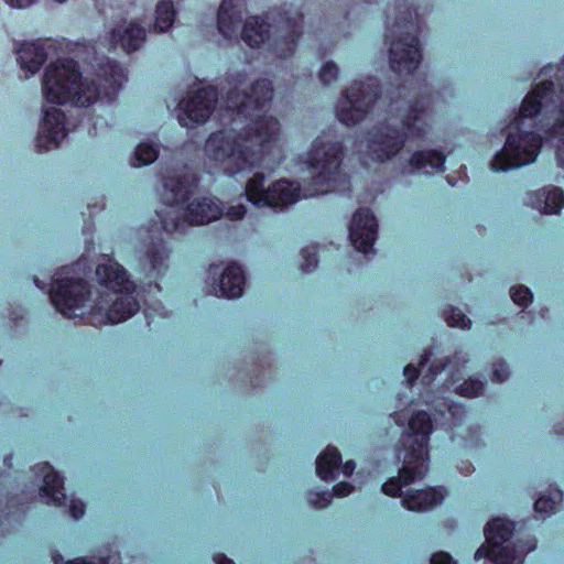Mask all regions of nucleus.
<instances>
[{
	"label": "nucleus",
	"mask_w": 564,
	"mask_h": 564,
	"mask_svg": "<svg viewBox=\"0 0 564 564\" xmlns=\"http://www.w3.org/2000/svg\"><path fill=\"white\" fill-rule=\"evenodd\" d=\"M314 189V186L302 188L297 183L288 180H279L270 186H265V176L256 173L246 183L247 199L257 207H271L283 209L301 198H307L305 193Z\"/></svg>",
	"instance_id": "nucleus-9"
},
{
	"label": "nucleus",
	"mask_w": 564,
	"mask_h": 564,
	"mask_svg": "<svg viewBox=\"0 0 564 564\" xmlns=\"http://www.w3.org/2000/svg\"><path fill=\"white\" fill-rule=\"evenodd\" d=\"M44 116L39 135L36 138V148L39 150H51L59 145L66 137L64 128V115L55 106L43 109Z\"/></svg>",
	"instance_id": "nucleus-17"
},
{
	"label": "nucleus",
	"mask_w": 564,
	"mask_h": 564,
	"mask_svg": "<svg viewBox=\"0 0 564 564\" xmlns=\"http://www.w3.org/2000/svg\"><path fill=\"white\" fill-rule=\"evenodd\" d=\"M527 204L543 214H557L564 205V194L560 188H543L529 193Z\"/></svg>",
	"instance_id": "nucleus-22"
},
{
	"label": "nucleus",
	"mask_w": 564,
	"mask_h": 564,
	"mask_svg": "<svg viewBox=\"0 0 564 564\" xmlns=\"http://www.w3.org/2000/svg\"><path fill=\"white\" fill-rule=\"evenodd\" d=\"M341 457L336 447L328 446L316 459V473L326 481L334 480L340 467Z\"/></svg>",
	"instance_id": "nucleus-26"
},
{
	"label": "nucleus",
	"mask_w": 564,
	"mask_h": 564,
	"mask_svg": "<svg viewBox=\"0 0 564 564\" xmlns=\"http://www.w3.org/2000/svg\"><path fill=\"white\" fill-rule=\"evenodd\" d=\"M51 300L56 310L66 317H77L84 314L89 301L84 280L69 268H64L55 274Z\"/></svg>",
	"instance_id": "nucleus-10"
},
{
	"label": "nucleus",
	"mask_w": 564,
	"mask_h": 564,
	"mask_svg": "<svg viewBox=\"0 0 564 564\" xmlns=\"http://www.w3.org/2000/svg\"><path fill=\"white\" fill-rule=\"evenodd\" d=\"M95 274L99 285L106 289V294L135 290L124 268L109 256L102 254L99 258Z\"/></svg>",
	"instance_id": "nucleus-16"
},
{
	"label": "nucleus",
	"mask_w": 564,
	"mask_h": 564,
	"mask_svg": "<svg viewBox=\"0 0 564 564\" xmlns=\"http://www.w3.org/2000/svg\"><path fill=\"white\" fill-rule=\"evenodd\" d=\"M35 470L43 475V482L40 488L41 495L55 505H59L65 499V495L62 492L63 480L47 464L37 465Z\"/></svg>",
	"instance_id": "nucleus-23"
},
{
	"label": "nucleus",
	"mask_w": 564,
	"mask_h": 564,
	"mask_svg": "<svg viewBox=\"0 0 564 564\" xmlns=\"http://www.w3.org/2000/svg\"><path fill=\"white\" fill-rule=\"evenodd\" d=\"M270 25L258 17L246 20L241 33L243 42L250 47H260L269 39Z\"/></svg>",
	"instance_id": "nucleus-24"
},
{
	"label": "nucleus",
	"mask_w": 564,
	"mask_h": 564,
	"mask_svg": "<svg viewBox=\"0 0 564 564\" xmlns=\"http://www.w3.org/2000/svg\"><path fill=\"white\" fill-rule=\"evenodd\" d=\"M302 258L304 262L301 264V270L303 272H310L317 265V258H316V248L315 247H307L304 248L301 252Z\"/></svg>",
	"instance_id": "nucleus-36"
},
{
	"label": "nucleus",
	"mask_w": 564,
	"mask_h": 564,
	"mask_svg": "<svg viewBox=\"0 0 564 564\" xmlns=\"http://www.w3.org/2000/svg\"><path fill=\"white\" fill-rule=\"evenodd\" d=\"M510 294L513 302L520 306H528L532 301V293L523 285L512 288Z\"/></svg>",
	"instance_id": "nucleus-35"
},
{
	"label": "nucleus",
	"mask_w": 564,
	"mask_h": 564,
	"mask_svg": "<svg viewBox=\"0 0 564 564\" xmlns=\"http://www.w3.org/2000/svg\"><path fill=\"white\" fill-rule=\"evenodd\" d=\"M196 187L191 176L169 177L161 194L163 208L158 213L166 232H184L189 226L217 220L223 215L219 202L213 197H193Z\"/></svg>",
	"instance_id": "nucleus-6"
},
{
	"label": "nucleus",
	"mask_w": 564,
	"mask_h": 564,
	"mask_svg": "<svg viewBox=\"0 0 564 564\" xmlns=\"http://www.w3.org/2000/svg\"><path fill=\"white\" fill-rule=\"evenodd\" d=\"M18 62L24 78H29L36 74L47 58L44 46L40 43H23L17 51Z\"/></svg>",
	"instance_id": "nucleus-21"
},
{
	"label": "nucleus",
	"mask_w": 564,
	"mask_h": 564,
	"mask_svg": "<svg viewBox=\"0 0 564 564\" xmlns=\"http://www.w3.org/2000/svg\"><path fill=\"white\" fill-rule=\"evenodd\" d=\"M482 390L484 382L476 379H469L456 388V392L459 395L467 398L478 397L482 392Z\"/></svg>",
	"instance_id": "nucleus-34"
},
{
	"label": "nucleus",
	"mask_w": 564,
	"mask_h": 564,
	"mask_svg": "<svg viewBox=\"0 0 564 564\" xmlns=\"http://www.w3.org/2000/svg\"><path fill=\"white\" fill-rule=\"evenodd\" d=\"M431 564H455L449 554L445 552H438L432 555Z\"/></svg>",
	"instance_id": "nucleus-42"
},
{
	"label": "nucleus",
	"mask_w": 564,
	"mask_h": 564,
	"mask_svg": "<svg viewBox=\"0 0 564 564\" xmlns=\"http://www.w3.org/2000/svg\"><path fill=\"white\" fill-rule=\"evenodd\" d=\"M417 375H419V371L414 366L408 365L404 368V377H405V380L409 386H412V383L416 379Z\"/></svg>",
	"instance_id": "nucleus-45"
},
{
	"label": "nucleus",
	"mask_w": 564,
	"mask_h": 564,
	"mask_svg": "<svg viewBox=\"0 0 564 564\" xmlns=\"http://www.w3.org/2000/svg\"><path fill=\"white\" fill-rule=\"evenodd\" d=\"M411 434L406 443L411 453L404 457V465L398 477H392L382 485L387 496L401 498V503L410 511L423 512L438 505L444 494L435 488L414 489L410 486L421 480L427 471V443L433 430L430 415L424 411L414 413L409 422Z\"/></svg>",
	"instance_id": "nucleus-3"
},
{
	"label": "nucleus",
	"mask_w": 564,
	"mask_h": 564,
	"mask_svg": "<svg viewBox=\"0 0 564 564\" xmlns=\"http://www.w3.org/2000/svg\"><path fill=\"white\" fill-rule=\"evenodd\" d=\"M245 12V0H223L217 17L219 33L226 39L236 36Z\"/></svg>",
	"instance_id": "nucleus-20"
},
{
	"label": "nucleus",
	"mask_w": 564,
	"mask_h": 564,
	"mask_svg": "<svg viewBox=\"0 0 564 564\" xmlns=\"http://www.w3.org/2000/svg\"><path fill=\"white\" fill-rule=\"evenodd\" d=\"M445 156L437 151H419L410 160V172L422 171L432 173L442 170Z\"/></svg>",
	"instance_id": "nucleus-25"
},
{
	"label": "nucleus",
	"mask_w": 564,
	"mask_h": 564,
	"mask_svg": "<svg viewBox=\"0 0 564 564\" xmlns=\"http://www.w3.org/2000/svg\"><path fill=\"white\" fill-rule=\"evenodd\" d=\"M339 73V67L335 62L326 61L322 64L317 77L323 86H329L337 82Z\"/></svg>",
	"instance_id": "nucleus-31"
},
{
	"label": "nucleus",
	"mask_w": 564,
	"mask_h": 564,
	"mask_svg": "<svg viewBox=\"0 0 564 564\" xmlns=\"http://www.w3.org/2000/svg\"><path fill=\"white\" fill-rule=\"evenodd\" d=\"M96 77H82L74 61L58 59L45 69L43 97L53 105L70 102L87 107L98 100H111L124 80L123 69L112 61L101 65Z\"/></svg>",
	"instance_id": "nucleus-2"
},
{
	"label": "nucleus",
	"mask_w": 564,
	"mask_h": 564,
	"mask_svg": "<svg viewBox=\"0 0 564 564\" xmlns=\"http://www.w3.org/2000/svg\"><path fill=\"white\" fill-rule=\"evenodd\" d=\"M69 512L74 519H79L85 513V505L80 500L72 499L69 503Z\"/></svg>",
	"instance_id": "nucleus-41"
},
{
	"label": "nucleus",
	"mask_w": 564,
	"mask_h": 564,
	"mask_svg": "<svg viewBox=\"0 0 564 564\" xmlns=\"http://www.w3.org/2000/svg\"><path fill=\"white\" fill-rule=\"evenodd\" d=\"M354 487L347 482H340L334 487V495L337 497H346L352 492Z\"/></svg>",
	"instance_id": "nucleus-43"
},
{
	"label": "nucleus",
	"mask_w": 564,
	"mask_h": 564,
	"mask_svg": "<svg viewBox=\"0 0 564 564\" xmlns=\"http://www.w3.org/2000/svg\"><path fill=\"white\" fill-rule=\"evenodd\" d=\"M245 214L246 206L242 204L230 206L226 212V216L232 220L241 219L245 216Z\"/></svg>",
	"instance_id": "nucleus-40"
},
{
	"label": "nucleus",
	"mask_w": 564,
	"mask_h": 564,
	"mask_svg": "<svg viewBox=\"0 0 564 564\" xmlns=\"http://www.w3.org/2000/svg\"><path fill=\"white\" fill-rule=\"evenodd\" d=\"M513 532V524L505 519H494L485 528V535L488 545L480 546L476 553L475 558L490 557L496 564H512L514 561L520 560L509 545H503L509 541Z\"/></svg>",
	"instance_id": "nucleus-12"
},
{
	"label": "nucleus",
	"mask_w": 564,
	"mask_h": 564,
	"mask_svg": "<svg viewBox=\"0 0 564 564\" xmlns=\"http://www.w3.org/2000/svg\"><path fill=\"white\" fill-rule=\"evenodd\" d=\"M554 102L553 84L542 82L530 91L520 108L519 115L507 128L505 145L492 159L490 166L495 172H505L535 161L542 138L534 131L535 116L552 111Z\"/></svg>",
	"instance_id": "nucleus-4"
},
{
	"label": "nucleus",
	"mask_w": 564,
	"mask_h": 564,
	"mask_svg": "<svg viewBox=\"0 0 564 564\" xmlns=\"http://www.w3.org/2000/svg\"><path fill=\"white\" fill-rule=\"evenodd\" d=\"M378 99L377 86L371 82H354L341 90L335 105L338 121L354 127L365 120Z\"/></svg>",
	"instance_id": "nucleus-11"
},
{
	"label": "nucleus",
	"mask_w": 564,
	"mask_h": 564,
	"mask_svg": "<svg viewBox=\"0 0 564 564\" xmlns=\"http://www.w3.org/2000/svg\"><path fill=\"white\" fill-rule=\"evenodd\" d=\"M134 292L107 293L100 295L95 302V311L109 323H120L139 311V302Z\"/></svg>",
	"instance_id": "nucleus-14"
},
{
	"label": "nucleus",
	"mask_w": 564,
	"mask_h": 564,
	"mask_svg": "<svg viewBox=\"0 0 564 564\" xmlns=\"http://www.w3.org/2000/svg\"><path fill=\"white\" fill-rule=\"evenodd\" d=\"M391 117L386 123L368 131L365 140L359 141L357 151L360 160L386 162L395 156L405 143V134L395 123L399 118L403 129L412 137L425 134L430 128V112L425 100L413 104L392 102L389 107Z\"/></svg>",
	"instance_id": "nucleus-5"
},
{
	"label": "nucleus",
	"mask_w": 564,
	"mask_h": 564,
	"mask_svg": "<svg viewBox=\"0 0 564 564\" xmlns=\"http://www.w3.org/2000/svg\"><path fill=\"white\" fill-rule=\"evenodd\" d=\"M431 356V352L430 351H425L422 357H421V361H420V367L423 369L425 364L427 362L429 358Z\"/></svg>",
	"instance_id": "nucleus-48"
},
{
	"label": "nucleus",
	"mask_w": 564,
	"mask_h": 564,
	"mask_svg": "<svg viewBox=\"0 0 564 564\" xmlns=\"http://www.w3.org/2000/svg\"><path fill=\"white\" fill-rule=\"evenodd\" d=\"M307 500L315 509H323L330 503L332 496L328 494L310 492Z\"/></svg>",
	"instance_id": "nucleus-37"
},
{
	"label": "nucleus",
	"mask_w": 564,
	"mask_h": 564,
	"mask_svg": "<svg viewBox=\"0 0 564 564\" xmlns=\"http://www.w3.org/2000/svg\"><path fill=\"white\" fill-rule=\"evenodd\" d=\"M217 91L213 87H204L188 95L177 108V120L185 128H194L205 123L215 109Z\"/></svg>",
	"instance_id": "nucleus-13"
},
{
	"label": "nucleus",
	"mask_w": 564,
	"mask_h": 564,
	"mask_svg": "<svg viewBox=\"0 0 564 564\" xmlns=\"http://www.w3.org/2000/svg\"><path fill=\"white\" fill-rule=\"evenodd\" d=\"M217 564H234V562L223 555H218L215 557Z\"/></svg>",
	"instance_id": "nucleus-47"
},
{
	"label": "nucleus",
	"mask_w": 564,
	"mask_h": 564,
	"mask_svg": "<svg viewBox=\"0 0 564 564\" xmlns=\"http://www.w3.org/2000/svg\"><path fill=\"white\" fill-rule=\"evenodd\" d=\"M145 40V30L133 21L118 23L109 33L111 46H121L127 53L138 50Z\"/></svg>",
	"instance_id": "nucleus-19"
},
{
	"label": "nucleus",
	"mask_w": 564,
	"mask_h": 564,
	"mask_svg": "<svg viewBox=\"0 0 564 564\" xmlns=\"http://www.w3.org/2000/svg\"><path fill=\"white\" fill-rule=\"evenodd\" d=\"M343 142L332 132L321 133L312 143L305 156V163L313 170L314 189L305 196H316L334 191L340 178Z\"/></svg>",
	"instance_id": "nucleus-7"
},
{
	"label": "nucleus",
	"mask_w": 564,
	"mask_h": 564,
	"mask_svg": "<svg viewBox=\"0 0 564 564\" xmlns=\"http://www.w3.org/2000/svg\"><path fill=\"white\" fill-rule=\"evenodd\" d=\"M444 316L451 327L468 329L471 325V321L460 310L455 307L446 310Z\"/></svg>",
	"instance_id": "nucleus-33"
},
{
	"label": "nucleus",
	"mask_w": 564,
	"mask_h": 564,
	"mask_svg": "<svg viewBox=\"0 0 564 564\" xmlns=\"http://www.w3.org/2000/svg\"><path fill=\"white\" fill-rule=\"evenodd\" d=\"M349 238L356 250L367 253L377 238V221L368 209L355 213L349 226Z\"/></svg>",
	"instance_id": "nucleus-18"
},
{
	"label": "nucleus",
	"mask_w": 564,
	"mask_h": 564,
	"mask_svg": "<svg viewBox=\"0 0 564 564\" xmlns=\"http://www.w3.org/2000/svg\"><path fill=\"white\" fill-rule=\"evenodd\" d=\"M159 155V144L153 141L141 142L135 151L132 160L133 166L148 165L154 162Z\"/></svg>",
	"instance_id": "nucleus-30"
},
{
	"label": "nucleus",
	"mask_w": 564,
	"mask_h": 564,
	"mask_svg": "<svg viewBox=\"0 0 564 564\" xmlns=\"http://www.w3.org/2000/svg\"><path fill=\"white\" fill-rule=\"evenodd\" d=\"M35 283H36V285H37L39 288H42V286L39 284V280H37V279H35Z\"/></svg>",
	"instance_id": "nucleus-50"
},
{
	"label": "nucleus",
	"mask_w": 564,
	"mask_h": 564,
	"mask_svg": "<svg viewBox=\"0 0 564 564\" xmlns=\"http://www.w3.org/2000/svg\"><path fill=\"white\" fill-rule=\"evenodd\" d=\"M226 106L238 116L249 118L241 129H221L208 135L203 151L205 161L227 175L260 166L282 135L280 121L262 109L272 100L270 80L259 79L246 84L241 73L228 77Z\"/></svg>",
	"instance_id": "nucleus-1"
},
{
	"label": "nucleus",
	"mask_w": 564,
	"mask_h": 564,
	"mask_svg": "<svg viewBox=\"0 0 564 564\" xmlns=\"http://www.w3.org/2000/svg\"><path fill=\"white\" fill-rule=\"evenodd\" d=\"M55 2H58V3H63L65 2L66 0H54Z\"/></svg>",
	"instance_id": "nucleus-49"
},
{
	"label": "nucleus",
	"mask_w": 564,
	"mask_h": 564,
	"mask_svg": "<svg viewBox=\"0 0 564 564\" xmlns=\"http://www.w3.org/2000/svg\"><path fill=\"white\" fill-rule=\"evenodd\" d=\"M509 376L507 366L503 362H498L494 366L492 380L497 382L505 381Z\"/></svg>",
	"instance_id": "nucleus-39"
},
{
	"label": "nucleus",
	"mask_w": 564,
	"mask_h": 564,
	"mask_svg": "<svg viewBox=\"0 0 564 564\" xmlns=\"http://www.w3.org/2000/svg\"><path fill=\"white\" fill-rule=\"evenodd\" d=\"M175 17L176 10L173 0H160L154 11V31L166 32L173 25Z\"/></svg>",
	"instance_id": "nucleus-29"
},
{
	"label": "nucleus",
	"mask_w": 564,
	"mask_h": 564,
	"mask_svg": "<svg viewBox=\"0 0 564 564\" xmlns=\"http://www.w3.org/2000/svg\"><path fill=\"white\" fill-rule=\"evenodd\" d=\"M467 362V355L462 351L456 352L454 356L447 358L446 360L433 362L429 367L427 372L422 376V382L424 384L432 383L435 376L440 373L442 370H444L446 367L449 368V372L453 376L454 373L459 372L460 369H463Z\"/></svg>",
	"instance_id": "nucleus-27"
},
{
	"label": "nucleus",
	"mask_w": 564,
	"mask_h": 564,
	"mask_svg": "<svg viewBox=\"0 0 564 564\" xmlns=\"http://www.w3.org/2000/svg\"><path fill=\"white\" fill-rule=\"evenodd\" d=\"M301 21H302V17L301 15H297V18L295 20H293L292 22V35L291 37L288 40V43H286V50L285 51H279L278 47H275L276 52L279 53L280 56H286L289 53L292 52L293 50V45H294V37L299 34V30L301 28Z\"/></svg>",
	"instance_id": "nucleus-38"
},
{
	"label": "nucleus",
	"mask_w": 564,
	"mask_h": 564,
	"mask_svg": "<svg viewBox=\"0 0 564 564\" xmlns=\"http://www.w3.org/2000/svg\"><path fill=\"white\" fill-rule=\"evenodd\" d=\"M169 251L162 243L153 245L143 259V270L150 276L162 273L167 264Z\"/></svg>",
	"instance_id": "nucleus-28"
},
{
	"label": "nucleus",
	"mask_w": 564,
	"mask_h": 564,
	"mask_svg": "<svg viewBox=\"0 0 564 564\" xmlns=\"http://www.w3.org/2000/svg\"><path fill=\"white\" fill-rule=\"evenodd\" d=\"M355 467V463L352 460H348L341 466V471L345 476H349L352 474Z\"/></svg>",
	"instance_id": "nucleus-46"
},
{
	"label": "nucleus",
	"mask_w": 564,
	"mask_h": 564,
	"mask_svg": "<svg viewBox=\"0 0 564 564\" xmlns=\"http://www.w3.org/2000/svg\"><path fill=\"white\" fill-rule=\"evenodd\" d=\"M562 500V492L555 491L552 496H541L534 503V510L541 514H549L555 510L556 505Z\"/></svg>",
	"instance_id": "nucleus-32"
},
{
	"label": "nucleus",
	"mask_w": 564,
	"mask_h": 564,
	"mask_svg": "<svg viewBox=\"0 0 564 564\" xmlns=\"http://www.w3.org/2000/svg\"><path fill=\"white\" fill-rule=\"evenodd\" d=\"M208 275L213 280L212 291L216 296L235 299L242 294L245 275L239 265L229 264L223 268L215 264L209 268Z\"/></svg>",
	"instance_id": "nucleus-15"
},
{
	"label": "nucleus",
	"mask_w": 564,
	"mask_h": 564,
	"mask_svg": "<svg viewBox=\"0 0 564 564\" xmlns=\"http://www.w3.org/2000/svg\"><path fill=\"white\" fill-rule=\"evenodd\" d=\"M416 29V14L411 9L401 12L389 26V64L393 72L411 74L417 68L421 54Z\"/></svg>",
	"instance_id": "nucleus-8"
},
{
	"label": "nucleus",
	"mask_w": 564,
	"mask_h": 564,
	"mask_svg": "<svg viewBox=\"0 0 564 564\" xmlns=\"http://www.w3.org/2000/svg\"><path fill=\"white\" fill-rule=\"evenodd\" d=\"M13 9H26L33 6L37 0H4Z\"/></svg>",
	"instance_id": "nucleus-44"
}]
</instances>
